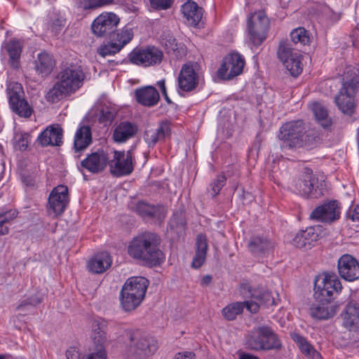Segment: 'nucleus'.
Here are the masks:
<instances>
[{
	"label": "nucleus",
	"mask_w": 359,
	"mask_h": 359,
	"mask_svg": "<svg viewBox=\"0 0 359 359\" xmlns=\"http://www.w3.org/2000/svg\"><path fill=\"white\" fill-rule=\"evenodd\" d=\"M321 233L322 227L320 225L307 227L295 235L292 244L300 249H309L318 240Z\"/></svg>",
	"instance_id": "a211bd4d"
},
{
	"label": "nucleus",
	"mask_w": 359,
	"mask_h": 359,
	"mask_svg": "<svg viewBox=\"0 0 359 359\" xmlns=\"http://www.w3.org/2000/svg\"><path fill=\"white\" fill-rule=\"evenodd\" d=\"M133 37V32L131 28H128L126 26L124 27L121 30H115L111 35V38L117 41L119 46H121L123 48L124 46L128 43Z\"/></svg>",
	"instance_id": "79ce46f5"
},
{
	"label": "nucleus",
	"mask_w": 359,
	"mask_h": 359,
	"mask_svg": "<svg viewBox=\"0 0 359 359\" xmlns=\"http://www.w3.org/2000/svg\"><path fill=\"white\" fill-rule=\"evenodd\" d=\"M34 63L35 71L41 76L49 75L55 67L54 57L46 51L39 53Z\"/></svg>",
	"instance_id": "cd10ccee"
},
{
	"label": "nucleus",
	"mask_w": 359,
	"mask_h": 359,
	"mask_svg": "<svg viewBox=\"0 0 359 359\" xmlns=\"http://www.w3.org/2000/svg\"><path fill=\"white\" fill-rule=\"evenodd\" d=\"M92 339L95 351L82 356L81 359H107L105 346L107 342L104 323H95L93 327Z\"/></svg>",
	"instance_id": "f3484780"
},
{
	"label": "nucleus",
	"mask_w": 359,
	"mask_h": 359,
	"mask_svg": "<svg viewBox=\"0 0 359 359\" xmlns=\"http://www.w3.org/2000/svg\"><path fill=\"white\" fill-rule=\"evenodd\" d=\"M135 96L138 103L149 107L155 106L160 100L157 90L150 86L136 89Z\"/></svg>",
	"instance_id": "a878e982"
},
{
	"label": "nucleus",
	"mask_w": 359,
	"mask_h": 359,
	"mask_svg": "<svg viewBox=\"0 0 359 359\" xmlns=\"http://www.w3.org/2000/svg\"><path fill=\"white\" fill-rule=\"evenodd\" d=\"M250 250L257 257H263L273 248V244L266 238L252 237L248 244Z\"/></svg>",
	"instance_id": "72a5a7b5"
},
{
	"label": "nucleus",
	"mask_w": 359,
	"mask_h": 359,
	"mask_svg": "<svg viewBox=\"0 0 359 359\" xmlns=\"http://www.w3.org/2000/svg\"><path fill=\"white\" fill-rule=\"evenodd\" d=\"M170 134V126L168 121L161 122L156 130H147L144 133V139L149 147L154 146L157 142L164 140Z\"/></svg>",
	"instance_id": "c756f323"
},
{
	"label": "nucleus",
	"mask_w": 359,
	"mask_h": 359,
	"mask_svg": "<svg viewBox=\"0 0 359 359\" xmlns=\"http://www.w3.org/2000/svg\"><path fill=\"white\" fill-rule=\"evenodd\" d=\"M212 282V277L210 275L204 276L201 280V285L203 286H207L210 285Z\"/></svg>",
	"instance_id": "e2e57ef3"
},
{
	"label": "nucleus",
	"mask_w": 359,
	"mask_h": 359,
	"mask_svg": "<svg viewBox=\"0 0 359 359\" xmlns=\"http://www.w3.org/2000/svg\"><path fill=\"white\" fill-rule=\"evenodd\" d=\"M135 212L143 217H149L158 219L164 217L165 215L163 207L151 205L143 201L138 202L136 204Z\"/></svg>",
	"instance_id": "f704fd0d"
},
{
	"label": "nucleus",
	"mask_w": 359,
	"mask_h": 359,
	"mask_svg": "<svg viewBox=\"0 0 359 359\" xmlns=\"http://www.w3.org/2000/svg\"><path fill=\"white\" fill-rule=\"evenodd\" d=\"M195 355L191 351H185L175 354L173 359H194Z\"/></svg>",
	"instance_id": "052dcab7"
},
{
	"label": "nucleus",
	"mask_w": 359,
	"mask_h": 359,
	"mask_svg": "<svg viewBox=\"0 0 359 359\" xmlns=\"http://www.w3.org/2000/svg\"><path fill=\"white\" fill-rule=\"evenodd\" d=\"M15 138V147L20 151L26 150L30 142L29 134L27 133H18Z\"/></svg>",
	"instance_id": "8fccbe9b"
},
{
	"label": "nucleus",
	"mask_w": 359,
	"mask_h": 359,
	"mask_svg": "<svg viewBox=\"0 0 359 359\" xmlns=\"http://www.w3.org/2000/svg\"><path fill=\"white\" fill-rule=\"evenodd\" d=\"M69 201L68 188L58 185L50 192L47 205L49 215L56 217L64 212Z\"/></svg>",
	"instance_id": "2eb2a0df"
},
{
	"label": "nucleus",
	"mask_w": 359,
	"mask_h": 359,
	"mask_svg": "<svg viewBox=\"0 0 359 359\" xmlns=\"http://www.w3.org/2000/svg\"><path fill=\"white\" fill-rule=\"evenodd\" d=\"M290 37L294 43L305 45L309 42V35L304 27H299L293 29L290 33Z\"/></svg>",
	"instance_id": "a18cd8bd"
},
{
	"label": "nucleus",
	"mask_w": 359,
	"mask_h": 359,
	"mask_svg": "<svg viewBox=\"0 0 359 359\" xmlns=\"http://www.w3.org/2000/svg\"><path fill=\"white\" fill-rule=\"evenodd\" d=\"M163 52L154 46L134 48L128 54L130 63L144 67L155 66L160 64L163 60Z\"/></svg>",
	"instance_id": "9d476101"
},
{
	"label": "nucleus",
	"mask_w": 359,
	"mask_h": 359,
	"mask_svg": "<svg viewBox=\"0 0 359 359\" xmlns=\"http://www.w3.org/2000/svg\"><path fill=\"white\" fill-rule=\"evenodd\" d=\"M174 0H149L151 8L156 10H166L171 7Z\"/></svg>",
	"instance_id": "864d4df0"
},
{
	"label": "nucleus",
	"mask_w": 359,
	"mask_h": 359,
	"mask_svg": "<svg viewBox=\"0 0 359 359\" xmlns=\"http://www.w3.org/2000/svg\"><path fill=\"white\" fill-rule=\"evenodd\" d=\"M323 182L320 183L309 169L305 170L294 182L297 192L307 198H318L323 195Z\"/></svg>",
	"instance_id": "9b49d317"
},
{
	"label": "nucleus",
	"mask_w": 359,
	"mask_h": 359,
	"mask_svg": "<svg viewBox=\"0 0 359 359\" xmlns=\"http://www.w3.org/2000/svg\"><path fill=\"white\" fill-rule=\"evenodd\" d=\"M6 223L0 217V235H6L9 232V229L8 226H4Z\"/></svg>",
	"instance_id": "680f3d73"
},
{
	"label": "nucleus",
	"mask_w": 359,
	"mask_h": 359,
	"mask_svg": "<svg viewBox=\"0 0 359 359\" xmlns=\"http://www.w3.org/2000/svg\"><path fill=\"white\" fill-rule=\"evenodd\" d=\"M245 346L255 351L280 349L281 342L277 334L269 326L254 327L246 336Z\"/></svg>",
	"instance_id": "20e7f679"
},
{
	"label": "nucleus",
	"mask_w": 359,
	"mask_h": 359,
	"mask_svg": "<svg viewBox=\"0 0 359 359\" xmlns=\"http://www.w3.org/2000/svg\"><path fill=\"white\" fill-rule=\"evenodd\" d=\"M340 208L336 201L324 203L316 208L310 215L313 219L331 223L339 218Z\"/></svg>",
	"instance_id": "6ab92c4d"
},
{
	"label": "nucleus",
	"mask_w": 359,
	"mask_h": 359,
	"mask_svg": "<svg viewBox=\"0 0 359 359\" xmlns=\"http://www.w3.org/2000/svg\"><path fill=\"white\" fill-rule=\"evenodd\" d=\"M343 325L350 330L359 329V305L351 302L344 308L341 313Z\"/></svg>",
	"instance_id": "bb28decb"
},
{
	"label": "nucleus",
	"mask_w": 359,
	"mask_h": 359,
	"mask_svg": "<svg viewBox=\"0 0 359 359\" xmlns=\"http://www.w3.org/2000/svg\"><path fill=\"white\" fill-rule=\"evenodd\" d=\"M330 300H321L318 304H313L310 308L311 316L316 319L325 320L333 317L336 308L330 304Z\"/></svg>",
	"instance_id": "7c9ffc66"
},
{
	"label": "nucleus",
	"mask_w": 359,
	"mask_h": 359,
	"mask_svg": "<svg viewBox=\"0 0 359 359\" xmlns=\"http://www.w3.org/2000/svg\"><path fill=\"white\" fill-rule=\"evenodd\" d=\"M226 180V177L223 174L218 175L216 178L212 180L210 184V194L212 196H215L219 194L222 188L225 185Z\"/></svg>",
	"instance_id": "09e8293b"
},
{
	"label": "nucleus",
	"mask_w": 359,
	"mask_h": 359,
	"mask_svg": "<svg viewBox=\"0 0 359 359\" xmlns=\"http://www.w3.org/2000/svg\"><path fill=\"white\" fill-rule=\"evenodd\" d=\"M201 76V67L196 62L184 64L180 72L178 87L184 92H190L196 88Z\"/></svg>",
	"instance_id": "ddd939ff"
},
{
	"label": "nucleus",
	"mask_w": 359,
	"mask_h": 359,
	"mask_svg": "<svg viewBox=\"0 0 359 359\" xmlns=\"http://www.w3.org/2000/svg\"><path fill=\"white\" fill-rule=\"evenodd\" d=\"M113 3L114 0H79L80 6L84 10L96 9Z\"/></svg>",
	"instance_id": "49530a36"
},
{
	"label": "nucleus",
	"mask_w": 359,
	"mask_h": 359,
	"mask_svg": "<svg viewBox=\"0 0 359 359\" xmlns=\"http://www.w3.org/2000/svg\"><path fill=\"white\" fill-rule=\"evenodd\" d=\"M67 359H81L79 350L76 347H70L66 351Z\"/></svg>",
	"instance_id": "bf43d9fd"
},
{
	"label": "nucleus",
	"mask_w": 359,
	"mask_h": 359,
	"mask_svg": "<svg viewBox=\"0 0 359 359\" xmlns=\"http://www.w3.org/2000/svg\"><path fill=\"white\" fill-rule=\"evenodd\" d=\"M40 302H41V299H36L31 300L29 302V304H32V305H36V304H39Z\"/></svg>",
	"instance_id": "338daca9"
},
{
	"label": "nucleus",
	"mask_w": 359,
	"mask_h": 359,
	"mask_svg": "<svg viewBox=\"0 0 359 359\" xmlns=\"http://www.w3.org/2000/svg\"><path fill=\"white\" fill-rule=\"evenodd\" d=\"M85 74L80 65L74 63H65L61 66L57 75V81L69 93H74L79 89L85 79Z\"/></svg>",
	"instance_id": "423d86ee"
},
{
	"label": "nucleus",
	"mask_w": 359,
	"mask_h": 359,
	"mask_svg": "<svg viewBox=\"0 0 359 359\" xmlns=\"http://www.w3.org/2000/svg\"><path fill=\"white\" fill-rule=\"evenodd\" d=\"M305 127L302 121L286 123L280 128L278 137L283 141V147L293 148L304 146Z\"/></svg>",
	"instance_id": "1a4fd4ad"
},
{
	"label": "nucleus",
	"mask_w": 359,
	"mask_h": 359,
	"mask_svg": "<svg viewBox=\"0 0 359 359\" xmlns=\"http://www.w3.org/2000/svg\"><path fill=\"white\" fill-rule=\"evenodd\" d=\"M120 19L111 12H104L96 18L93 22H119Z\"/></svg>",
	"instance_id": "3c124183"
},
{
	"label": "nucleus",
	"mask_w": 359,
	"mask_h": 359,
	"mask_svg": "<svg viewBox=\"0 0 359 359\" xmlns=\"http://www.w3.org/2000/svg\"><path fill=\"white\" fill-rule=\"evenodd\" d=\"M269 24H249L248 34L250 41L255 45H259L266 38Z\"/></svg>",
	"instance_id": "4c0bfd02"
},
{
	"label": "nucleus",
	"mask_w": 359,
	"mask_h": 359,
	"mask_svg": "<svg viewBox=\"0 0 359 359\" xmlns=\"http://www.w3.org/2000/svg\"><path fill=\"white\" fill-rule=\"evenodd\" d=\"M278 59L293 76L299 75L303 69L302 55L294 50L291 43L287 40H282L279 43L277 51Z\"/></svg>",
	"instance_id": "0eeeda50"
},
{
	"label": "nucleus",
	"mask_w": 359,
	"mask_h": 359,
	"mask_svg": "<svg viewBox=\"0 0 359 359\" xmlns=\"http://www.w3.org/2000/svg\"><path fill=\"white\" fill-rule=\"evenodd\" d=\"M109 163V158L104 151H98L88 155L81 161V166L92 173H98L103 171L107 165Z\"/></svg>",
	"instance_id": "412c9836"
},
{
	"label": "nucleus",
	"mask_w": 359,
	"mask_h": 359,
	"mask_svg": "<svg viewBox=\"0 0 359 359\" xmlns=\"http://www.w3.org/2000/svg\"><path fill=\"white\" fill-rule=\"evenodd\" d=\"M136 124L129 121H122L116 126L114 130L113 139L114 142L123 143L133 137L137 133Z\"/></svg>",
	"instance_id": "c85d7f7f"
},
{
	"label": "nucleus",
	"mask_w": 359,
	"mask_h": 359,
	"mask_svg": "<svg viewBox=\"0 0 359 359\" xmlns=\"http://www.w3.org/2000/svg\"><path fill=\"white\" fill-rule=\"evenodd\" d=\"M114 114L107 107H103L100 112V121L101 122L111 121L114 119Z\"/></svg>",
	"instance_id": "6e6d98bb"
},
{
	"label": "nucleus",
	"mask_w": 359,
	"mask_h": 359,
	"mask_svg": "<svg viewBox=\"0 0 359 359\" xmlns=\"http://www.w3.org/2000/svg\"><path fill=\"white\" fill-rule=\"evenodd\" d=\"M338 271L340 276L347 280L359 279V263L350 255H344L338 260Z\"/></svg>",
	"instance_id": "aec40b11"
},
{
	"label": "nucleus",
	"mask_w": 359,
	"mask_h": 359,
	"mask_svg": "<svg viewBox=\"0 0 359 359\" xmlns=\"http://www.w3.org/2000/svg\"><path fill=\"white\" fill-rule=\"evenodd\" d=\"M157 86L161 89L163 94H165L167 93L165 84V80H161L157 82Z\"/></svg>",
	"instance_id": "0e129e2a"
},
{
	"label": "nucleus",
	"mask_w": 359,
	"mask_h": 359,
	"mask_svg": "<svg viewBox=\"0 0 359 359\" xmlns=\"http://www.w3.org/2000/svg\"><path fill=\"white\" fill-rule=\"evenodd\" d=\"M160 42L168 53L183 51L182 47H178L175 39L169 32H163L160 36Z\"/></svg>",
	"instance_id": "37998d69"
},
{
	"label": "nucleus",
	"mask_w": 359,
	"mask_h": 359,
	"mask_svg": "<svg viewBox=\"0 0 359 359\" xmlns=\"http://www.w3.org/2000/svg\"><path fill=\"white\" fill-rule=\"evenodd\" d=\"M92 142L91 131L88 126H81L76 133L74 146L76 151L86 149Z\"/></svg>",
	"instance_id": "58836bf2"
},
{
	"label": "nucleus",
	"mask_w": 359,
	"mask_h": 359,
	"mask_svg": "<svg viewBox=\"0 0 359 359\" xmlns=\"http://www.w3.org/2000/svg\"><path fill=\"white\" fill-rule=\"evenodd\" d=\"M267 17L264 11H258L251 14L248 18V22H264Z\"/></svg>",
	"instance_id": "5fc2aeb1"
},
{
	"label": "nucleus",
	"mask_w": 359,
	"mask_h": 359,
	"mask_svg": "<svg viewBox=\"0 0 359 359\" xmlns=\"http://www.w3.org/2000/svg\"><path fill=\"white\" fill-rule=\"evenodd\" d=\"M158 238L155 233L144 232L133 238L128 247V253L144 265L154 266L163 262L165 257L159 250Z\"/></svg>",
	"instance_id": "f257e3e1"
},
{
	"label": "nucleus",
	"mask_w": 359,
	"mask_h": 359,
	"mask_svg": "<svg viewBox=\"0 0 359 359\" xmlns=\"http://www.w3.org/2000/svg\"><path fill=\"white\" fill-rule=\"evenodd\" d=\"M208 249V239L205 235L199 234L196 241V253L191 262V267L199 269L204 264Z\"/></svg>",
	"instance_id": "473e14b6"
},
{
	"label": "nucleus",
	"mask_w": 359,
	"mask_h": 359,
	"mask_svg": "<svg viewBox=\"0 0 359 359\" xmlns=\"http://www.w3.org/2000/svg\"><path fill=\"white\" fill-rule=\"evenodd\" d=\"M311 109L316 120L322 127L326 128L330 126L331 120L328 117L327 110L324 106L320 103L316 102L313 104Z\"/></svg>",
	"instance_id": "a19ab883"
},
{
	"label": "nucleus",
	"mask_w": 359,
	"mask_h": 359,
	"mask_svg": "<svg viewBox=\"0 0 359 359\" xmlns=\"http://www.w3.org/2000/svg\"><path fill=\"white\" fill-rule=\"evenodd\" d=\"M22 50V43L17 39L5 41L2 46V53L8 56V64L13 69L20 66V59Z\"/></svg>",
	"instance_id": "4be33fe9"
},
{
	"label": "nucleus",
	"mask_w": 359,
	"mask_h": 359,
	"mask_svg": "<svg viewBox=\"0 0 359 359\" xmlns=\"http://www.w3.org/2000/svg\"><path fill=\"white\" fill-rule=\"evenodd\" d=\"M240 292L245 297L250 296L252 298L257 300L259 308L261 306H269L274 303V300L272 298L271 292L264 289H251L250 285L248 283H243L240 287ZM257 303V302H255Z\"/></svg>",
	"instance_id": "393cba45"
},
{
	"label": "nucleus",
	"mask_w": 359,
	"mask_h": 359,
	"mask_svg": "<svg viewBox=\"0 0 359 359\" xmlns=\"http://www.w3.org/2000/svg\"><path fill=\"white\" fill-rule=\"evenodd\" d=\"M114 159L109 162L111 173L116 177L130 175L133 170V149L127 152L114 151Z\"/></svg>",
	"instance_id": "dca6fc26"
},
{
	"label": "nucleus",
	"mask_w": 359,
	"mask_h": 359,
	"mask_svg": "<svg viewBox=\"0 0 359 359\" xmlns=\"http://www.w3.org/2000/svg\"><path fill=\"white\" fill-rule=\"evenodd\" d=\"M359 88V69L348 67L343 77L341 88L334 97L339 109L344 114L351 115L355 107V95Z\"/></svg>",
	"instance_id": "f03ea898"
},
{
	"label": "nucleus",
	"mask_w": 359,
	"mask_h": 359,
	"mask_svg": "<svg viewBox=\"0 0 359 359\" xmlns=\"http://www.w3.org/2000/svg\"><path fill=\"white\" fill-rule=\"evenodd\" d=\"M347 217L352 221L359 220V206H353L349 208L346 213Z\"/></svg>",
	"instance_id": "13d9d810"
},
{
	"label": "nucleus",
	"mask_w": 359,
	"mask_h": 359,
	"mask_svg": "<svg viewBox=\"0 0 359 359\" xmlns=\"http://www.w3.org/2000/svg\"><path fill=\"white\" fill-rule=\"evenodd\" d=\"M182 12L188 21L200 22L203 19V9L193 1H188L182 6Z\"/></svg>",
	"instance_id": "e433bc0d"
},
{
	"label": "nucleus",
	"mask_w": 359,
	"mask_h": 359,
	"mask_svg": "<svg viewBox=\"0 0 359 359\" xmlns=\"http://www.w3.org/2000/svg\"><path fill=\"white\" fill-rule=\"evenodd\" d=\"M291 337L293 341L297 344L302 353L305 355L308 359H322L320 353L300 334L294 332L291 334Z\"/></svg>",
	"instance_id": "c9c22d12"
},
{
	"label": "nucleus",
	"mask_w": 359,
	"mask_h": 359,
	"mask_svg": "<svg viewBox=\"0 0 359 359\" xmlns=\"http://www.w3.org/2000/svg\"><path fill=\"white\" fill-rule=\"evenodd\" d=\"M239 359H259V358L248 353H244L240 355Z\"/></svg>",
	"instance_id": "69168bd1"
},
{
	"label": "nucleus",
	"mask_w": 359,
	"mask_h": 359,
	"mask_svg": "<svg viewBox=\"0 0 359 359\" xmlns=\"http://www.w3.org/2000/svg\"><path fill=\"white\" fill-rule=\"evenodd\" d=\"M320 139L319 133L314 130H309L304 133V145L312 146L313 143Z\"/></svg>",
	"instance_id": "603ef678"
},
{
	"label": "nucleus",
	"mask_w": 359,
	"mask_h": 359,
	"mask_svg": "<svg viewBox=\"0 0 359 359\" xmlns=\"http://www.w3.org/2000/svg\"><path fill=\"white\" fill-rule=\"evenodd\" d=\"M148 285V280L142 276L131 277L126 280L120 293L121 305L124 311H133L141 304Z\"/></svg>",
	"instance_id": "7ed1b4c3"
},
{
	"label": "nucleus",
	"mask_w": 359,
	"mask_h": 359,
	"mask_svg": "<svg viewBox=\"0 0 359 359\" xmlns=\"http://www.w3.org/2000/svg\"><path fill=\"white\" fill-rule=\"evenodd\" d=\"M121 49V46H119L117 42H110L101 46L98 48V53L101 56L105 57L107 55H114L118 53Z\"/></svg>",
	"instance_id": "de8ad7c7"
},
{
	"label": "nucleus",
	"mask_w": 359,
	"mask_h": 359,
	"mask_svg": "<svg viewBox=\"0 0 359 359\" xmlns=\"http://www.w3.org/2000/svg\"><path fill=\"white\" fill-rule=\"evenodd\" d=\"M18 216V212L15 210H10L9 211L0 213V217L6 224L10 223Z\"/></svg>",
	"instance_id": "4d7b16f0"
},
{
	"label": "nucleus",
	"mask_w": 359,
	"mask_h": 359,
	"mask_svg": "<svg viewBox=\"0 0 359 359\" xmlns=\"http://www.w3.org/2000/svg\"><path fill=\"white\" fill-rule=\"evenodd\" d=\"M163 96L165 97V100H166L168 103H170V102H171V101H170V98L168 97L167 93H165V94H163Z\"/></svg>",
	"instance_id": "774afa93"
},
{
	"label": "nucleus",
	"mask_w": 359,
	"mask_h": 359,
	"mask_svg": "<svg viewBox=\"0 0 359 359\" xmlns=\"http://www.w3.org/2000/svg\"><path fill=\"white\" fill-rule=\"evenodd\" d=\"M8 102L13 112L21 117L29 118L33 109L24 98V91L20 83H11L7 87Z\"/></svg>",
	"instance_id": "f8f14e48"
},
{
	"label": "nucleus",
	"mask_w": 359,
	"mask_h": 359,
	"mask_svg": "<svg viewBox=\"0 0 359 359\" xmlns=\"http://www.w3.org/2000/svg\"><path fill=\"white\" fill-rule=\"evenodd\" d=\"M342 288L340 280L334 273H325L315 281L314 296L318 300H330L334 292Z\"/></svg>",
	"instance_id": "6e6552de"
},
{
	"label": "nucleus",
	"mask_w": 359,
	"mask_h": 359,
	"mask_svg": "<svg viewBox=\"0 0 359 359\" xmlns=\"http://www.w3.org/2000/svg\"><path fill=\"white\" fill-rule=\"evenodd\" d=\"M118 24H91L93 33L98 37L109 35L111 37V34L116 29Z\"/></svg>",
	"instance_id": "c03bdc74"
},
{
	"label": "nucleus",
	"mask_w": 359,
	"mask_h": 359,
	"mask_svg": "<svg viewBox=\"0 0 359 359\" xmlns=\"http://www.w3.org/2000/svg\"><path fill=\"white\" fill-rule=\"evenodd\" d=\"M37 140L43 147L60 146L62 144V129L59 125L49 126L39 135Z\"/></svg>",
	"instance_id": "5701e85b"
},
{
	"label": "nucleus",
	"mask_w": 359,
	"mask_h": 359,
	"mask_svg": "<svg viewBox=\"0 0 359 359\" xmlns=\"http://www.w3.org/2000/svg\"><path fill=\"white\" fill-rule=\"evenodd\" d=\"M157 350L156 341L151 336L135 331L130 333L126 351L129 356L142 359L154 354Z\"/></svg>",
	"instance_id": "39448f33"
},
{
	"label": "nucleus",
	"mask_w": 359,
	"mask_h": 359,
	"mask_svg": "<svg viewBox=\"0 0 359 359\" xmlns=\"http://www.w3.org/2000/svg\"><path fill=\"white\" fill-rule=\"evenodd\" d=\"M111 264V259L109 253L102 252L95 255L88 262V269L93 273H102L108 269Z\"/></svg>",
	"instance_id": "2f4dec72"
},
{
	"label": "nucleus",
	"mask_w": 359,
	"mask_h": 359,
	"mask_svg": "<svg viewBox=\"0 0 359 359\" xmlns=\"http://www.w3.org/2000/svg\"><path fill=\"white\" fill-rule=\"evenodd\" d=\"M245 307L251 313H255L259 311V305L254 301L237 302L224 307L222 309V315L228 320H234L238 315L243 312Z\"/></svg>",
	"instance_id": "b1692460"
},
{
	"label": "nucleus",
	"mask_w": 359,
	"mask_h": 359,
	"mask_svg": "<svg viewBox=\"0 0 359 359\" xmlns=\"http://www.w3.org/2000/svg\"><path fill=\"white\" fill-rule=\"evenodd\" d=\"M244 65L243 57L238 53H231L224 57L217 70V76L222 79L230 80L243 72Z\"/></svg>",
	"instance_id": "4468645a"
},
{
	"label": "nucleus",
	"mask_w": 359,
	"mask_h": 359,
	"mask_svg": "<svg viewBox=\"0 0 359 359\" xmlns=\"http://www.w3.org/2000/svg\"><path fill=\"white\" fill-rule=\"evenodd\" d=\"M58 81L54 84L46 95V100L50 103H56L63 97L69 95V93Z\"/></svg>",
	"instance_id": "ea45409f"
}]
</instances>
